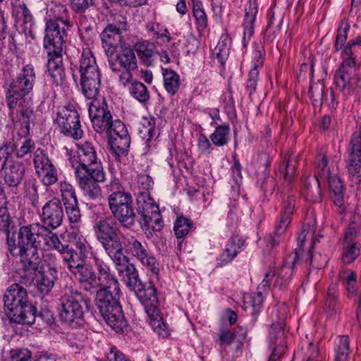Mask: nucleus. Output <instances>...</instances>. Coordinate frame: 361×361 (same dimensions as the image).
<instances>
[{
  "label": "nucleus",
  "mask_w": 361,
  "mask_h": 361,
  "mask_svg": "<svg viewBox=\"0 0 361 361\" xmlns=\"http://www.w3.org/2000/svg\"><path fill=\"white\" fill-rule=\"evenodd\" d=\"M16 144L13 141H6L0 146V171L4 183L9 188H16L25 175V166L18 161L9 160V157L14 152Z\"/></svg>",
  "instance_id": "obj_11"
},
{
  "label": "nucleus",
  "mask_w": 361,
  "mask_h": 361,
  "mask_svg": "<svg viewBox=\"0 0 361 361\" xmlns=\"http://www.w3.org/2000/svg\"><path fill=\"white\" fill-rule=\"evenodd\" d=\"M360 255L357 244L343 245L342 262L348 264L353 262Z\"/></svg>",
  "instance_id": "obj_51"
},
{
  "label": "nucleus",
  "mask_w": 361,
  "mask_h": 361,
  "mask_svg": "<svg viewBox=\"0 0 361 361\" xmlns=\"http://www.w3.org/2000/svg\"><path fill=\"white\" fill-rule=\"evenodd\" d=\"M164 86L171 94H175L180 88V80L179 75L171 68H162Z\"/></svg>",
  "instance_id": "obj_38"
},
{
  "label": "nucleus",
  "mask_w": 361,
  "mask_h": 361,
  "mask_svg": "<svg viewBox=\"0 0 361 361\" xmlns=\"http://www.w3.org/2000/svg\"><path fill=\"white\" fill-rule=\"evenodd\" d=\"M253 57L256 59L253 68L250 71L248 79L246 83V90L251 95L256 90L259 68L263 65L262 53L261 51L255 50Z\"/></svg>",
  "instance_id": "obj_33"
},
{
  "label": "nucleus",
  "mask_w": 361,
  "mask_h": 361,
  "mask_svg": "<svg viewBox=\"0 0 361 361\" xmlns=\"http://www.w3.org/2000/svg\"><path fill=\"white\" fill-rule=\"evenodd\" d=\"M258 13L257 0H249L245 6V18L243 23V44L245 47L254 34V23Z\"/></svg>",
  "instance_id": "obj_25"
},
{
  "label": "nucleus",
  "mask_w": 361,
  "mask_h": 361,
  "mask_svg": "<svg viewBox=\"0 0 361 361\" xmlns=\"http://www.w3.org/2000/svg\"><path fill=\"white\" fill-rule=\"evenodd\" d=\"M8 201L0 203V231L8 232L10 225L12 222L11 216L7 208Z\"/></svg>",
  "instance_id": "obj_54"
},
{
  "label": "nucleus",
  "mask_w": 361,
  "mask_h": 361,
  "mask_svg": "<svg viewBox=\"0 0 361 361\" xmlns=\"http://www.w3.org/2000/svg\"><path fill=\"white\" fill-rule=\"evenodd\" d=\"M43 226L49 230L56 229L62 225L64 213L62 203L57 198H53L46 202L40 214Z\"/></svg>",
  "instance_id": "obj_21"
},
{
  "label": "nucleus",
  "mask_w": 361,
  "mask_h": 361,
  "mask_svg": "<svg viewBox=\"0 0 361 361\" xmlns=\"http://www.w3.org/2000/svg\"><path fill=\"white\" fill-rule=\"evenodd\" d=\"M272 314L276 317V319L272 318L269 332L270 346L272 348L271 354L269 361H276L285 352L286 346L283 344L284 335V312H281L278 309L273 308Z\"/></svg>",
  "instance_id": "obj_16"
},
{
  "label": "nucleus",
  "mask_w": 361,
  "mask_h": 361,
  "mask_svg": "<svg viewBox=\"0 0 361 361\" xmlns=\"http://www.w3.org/2000/svg\"><path fill=\"white\" fill-rule=\"evenodd\" d=\"M299 260V253L295 251L288 255L283 264V265L275 272L270 270L266 273L264 279L262 282L263 287L270 286V282L275 277L274 285L275 286H286L293 275V268L298 263Z\"/></svg>",
  "instance_id": "obj_18"
},
{
  "label": "nucleus",
  "mask_w": 361,
  "mask_h": 361,
  "mask_svg": "<svg viewBox=\"0 0 361 361\" xmlns=\"http://www.w3.org/2000/svg\"><path fill=\"white\" fill-rule=\"evenodd\" d=\"M230 127L228 125H219L215 130L210 135V140L217 146L222 147L228 142Z\"/></svg>",
  "instance_id": "obj_42"
},
{
  "label": "nucleus",
  "mask_w": 361,
  "mask_h": 361,
  "mask_svg": "<svg viewBox=\"0 0 361 361\" xmlns=\"http://www.w3.org/2000/svg\"><path fill=\"white\" fill-rule=\"evenodd\" d=\"M47 69L52 81L56 85H61L66 78L63 65L62 53L48 54Z\"/></svg>",
  "instance_id": "obj_27"
},
{
  "label": "nucleus",
  "mask_w": 361,
  "mask_h": 361,
  "mask_svg": "<svg viewBox=\"0 0 361 361\" xmlns=\"http://www.w3.org/2000/svg\"><path fill=\"white\" fill-rule=\"evenodd\" d=\"M262 303L263 297L259 292L252 293L244 297L245 309L251 308L253 312H258Z\"/></svg>",
  "instance_id": "obj_50"
},
{
  "label": "nucleus",
  "mask_w": 361,
  "mask_h": 361,
  "mask_svg": "<svg viewBox=\"0 0 361 361\" xmlns=\"http://www.w3.org/2000/svg\"><path fill=\"white\" fill-rule=\"evenodd\" d=\"M93 261L97 273L93 280L91 293L97 290L120 291L118 281L110 267L99 257L94 256Z\"/></svg>",
  "instance_id": "obj_15"
},
{
  "label": "nucleus",
  "mask_w": 361,
  "mask_h": 361,
  "mask_svg": "<svg viewBox=\"0 0 361 361\" xmlns=\"http://www.w3.org/2000/svg\"><path fill=\"white\" fill-rule=\"evenodd\" d=\"M245 240L238 235L232 236L227 242L225 248L218 259L221 266L230 263L245 246Z\"/></svg>",
  "instance_id": "obj_26"
},
{
  "label": "nucleus",
  "mask_w": 361,
  "mask_h": 361,
  "mask_svg": "<svg viewBox=\"0 0 361 361\" xmlns=\"http://www.w3.org/2000/svg\"><path fill=\"white\" fill-rule=\"evenodd\" d=\"M347 167L349 173L355 176L360 172L361 169V127L355 130L350 140L348 148V159Z\"/></svg>",
  "instance_id": "obj_23"
},
{
  "label": "nucleus",
  "mask_w": 361,
  "mask_h": 361,
  "mask_svg": "<svg viewBox=\"0 0 361 361\" xmlns=\"http://www.w3.org/2000/svg\"><path fill=\"white\" fill-rule=\"evenodd\" d=\"M90 299L76 288L66 287L59 300V319L61 322L72 325L78 324L89 310Z\"/></svg>",
  "instance_id": "obj_8"
},
{
  "label": "nucleus",
  "mask_w": 361,
  "mask_h": 361,
  "mask_svg": "<svg viewBox=\"0 0 361 361\" xmlns=\"http://www.w3.org/2000/svg\"><path fill=\"white\" fill-rule=\"evenodd\" d=\"M89 116L92 128L98 133L110 132L114 128L116 120L113 119L111 113L104 99H92L89 104Z\"/></svg>",
  "instance_id": "obj_13"
},
{
  "label": "nucleus",
  "mask_w": 361,
  "mask_h": 361,
  "mask_svg": "<svg viewBox=\"0 0 361 361\" xmlns=\"http://www.w3.org/2000/svg\"><path fill=\"white\" fill-rule=\"evenodd\" d=\"M126 24L125 22L118 25L109 23L102 32L100 37L106 51H113L122 42L121 31L126 30Z\"/></svg>",
  "instance_id": "obj_24"
},
{
  "label": "nucleus",
  "mask_w": 361,
  "mask_h": 361,
  "mask_svg": "<svg viewBox=\"0 0 361 361\" xmlns=\"http://www.w3.org/2000/svg\"><path fill=\"white\" fill-rule=\"evenodd\" d=\"M62 250H56L63 255V259L66 262L68 268L71 272L85 262L84 259L81 257L80 255L77 253L72 248H69L68 245H64L62 244Z\"/></svg>",
  "instance_id": "obj_37"
},
{
  "label": "nucleus",
  "mask_w": 361,
  "mask_h": 361,
  "mask_svg": "<svg viewBox=\"0 0 361 361\" xmlns=\"http://www.w3.org/2000/svg\"><path fill=\"white\" fill-rule=\"evenodd\" d=\"M3 301L11 321L27 325L35 322L36 307L30 302L27 290L23 286L18 283L8 286Z\"/></svg>",
  "instance_id": "obj_4"
},
{
  "label": "nucleus",
  "mask_w": 361,
  "mask_h": 361,
  "mask_svg": "<svg viewBox=\"0 0 361 361\" xmlns=\"http://www.w3.org/2000/svg\"><path fill=\"white\" fill-rule=\"evenodd\" d=\"M35 172L45 186H50L58 180V171L44 150L37 148L33 157Z\"/></svg>",
  "instance_id": "obj_19"
},
{
  "label": "nucleus",
  "mask_w": 361,
  "mask_h": 361,
  "mask_svg": "<svg viewBox=\"0 0 361 361\" xmlns=\"http://www.w3.org/2000/svg\"><path fill=\"white\" fill-rule=\"evenodd\" d=\"M120 291L97 290L96 307L106 323L117 333H123L127 327L121 305Z\"/></svg>",
  "instance_id": "obj_7"
},
{
  "label": "nucleus",
  "mask_w": 361,
  "mask_h": 361,
  "mask_svg": "<svg viewBox=\"0 0 361 361\" xmlns=\"http://www.w3.org/2000/svg\"><path fill=\"white\" fill-rule=\"evenodd\" d=\"M136 297L144 305L149 319V324L157 334L166 338L169 335L166 324L159 314L158 298L155 286L151 282L142 283L135 291Z\"/></svg>",
  "instance_id": "obj_10"
},
{
  "label": "nucleus",
  "mask_w": 361,
  "mask_h": 361,
  "mask_svg": "<svg viewBox=\"0 0 361 361\" xmlns=\"http://www.w3.org/2000/svg\"><path fill=\"white\" fill-rule=\"evenodd\" d=\"M56 274L47 271H39L37 275L36 286L37 290L44 295L48 294L53 288Z\"/></svg>",
  "instance_id": "obj_39"
},
{
  "label": "nucleus",
  "mask_w": 361,
  "mask_h": 361,
  "mask_svg": "<svg viewBox=\"0 0 361 361\" xmlns=\"http://www.w3.org/2000/svg\"><path fill=\"white\" fill-rule=\"evenodd\" d=\"M10 1L13 12L14 11L18 18H23L25 21L31 19V13L24 2L17 4L16 1L14 2L13 0H10Z\"/></svg>",
  "instance_id": "obj_56"
},
{
  "label": "nucleus",
  "mask_w": 361,
  "mask_h": 361,
  "mask_svg": "<svg viewBox=\"0 0 361 361\" xmlns=\"http://www.w3.org/2000/svg\"><path fill=\"white\" fill-rule=\"evenodd\" d=\"M108 144L116 157L128 154L130 137L125 124L118 119L116 120L114 128L106 133Z\"/></svg>",
  "instance_id": "obj_17"
},
{
  "label": "nucleus",
  "mask_w": 361,
  "mask_h": 361,
  "mask_svg": "<svg viewBox=\"0 0 361 361\" xmlns=\"http://www.w3.org/2000/svg\"><path fill=\"white\" fill-rule=\"evenodd\" d=\"M66 216L71 224L77 225L81 221V212L78 206V201L66 203L63 204Z\"/></svg>",
  "instance_id": "obj_48"
},
{
  "label": "nucleus",
  "mask_w": 361,
  "mask_h": 361,
  "mask_svg": "<svg viewBox=\"0 0 361 361\" xmlns=\"http://www.w3.org/2000/svg\"><path fill=\"white\" fill-rule=\"evenodd\" d=\"M59 259H58L57 256L52 252L45 253L42 257L41 263H42V264L45 266L47 269H44L43 271H47L56 274Z\"/></svg>",
  "instance_id": "obj_52"
},
{
  "label": "nucleus",
  "mask_w": 361,
  "mask_h": 361,
  "mask_svg": "<svg viewBox=\"0 0 361 361\" xmlns=\"http://www.w3.org/2000/svg\"><path fill=\"white\" fill-rule=\"evenodd\" d=\"M304 185L307 200L312 202H319L322 200V191L317 176L307 177Z\"/></svg>",
  "instance_id": "obj_36"
},
{
  "label": "nucleus",
  "mask_w": 361,
  "mask_h": 361,
  "mask_svg": "<svg viewBox=\"0 0 361 361\" xmlns=\"http://www.w3.org/2000/svg\"><path fill=\"white\" fill-rule=\"evenodd\" d=\"M10 358L11 361H31V353L27 349L12 350Z\"/></svg>",
  "instance_id": "obj_60"
},
{
  "label": "nucleus",
  "mask_w": 361,
  "mask_h": 361,
  "mask_svg": "<svg viewBox=\"0 0 361 361\" xmlns=\"http://www.w3.org/2000/svg\"><path fill=\"white\" fill-rule=\"evenodd\" d=\"M34 147L35 142L30 139H27L23 142L22 146L19 149L16 147L14 152H16L17 157L23 158L27 154L30 153Z\"/></svg>",
  "instance_id": "obj_62"
},
{
  "label": "nucleus",
  "mask_w": 361,
  "mask_h": 361,
  "mask_svg": "<svg viewBox=\"0 0 361 361\" xmlns=\"http://www.w3.org/2000/svg\"><path fill=\"white\" fill-rule=\"evenodd\" d=\"M319 350L317 345L310 343L305 352V361H318Z\"/></svg>",
  "instance_id": "obj_64"
},
{
  "label": "nucleus",
  "mask_w": 361,
  "mask_h": 361,
  "mask_svg": "<svg viewBox=\"0 0 361 361\" xmlns=\"http://www.w3.org/2000/svg\"><path fill=\"white\" fill-rule=\"evenodd\" d=\"M326 178L328 179L329 188L331 189V194L342 192H343V184L341 179L337 176H329Z\"/></svg>",
  "instance_id": "obj_63"
},
{
  "label": "nucleus",
  "mask_w": 361,
  "mask_h": 361,
  "mask_svg": "<svg viewBox=\"0 0 361 361\" xmlns=\"http://www.w3.org/2000/svg\"><path fill=\"white\" fill-rule=\"evenodd\" d=\"M136 51L141 61L146 65L150 66L153 62L154 44L147 40L136 43Z\"/></svg>",
  "instance_id": "obj_41"
},
{
  "label": "nucleus",
  "mask_w": 361,
  "mask_h": 361,
  "mask_svg": "<svg viewBox=\"0 0 361 361\" xmlns=\"http://www.w3.org/2000/svg\"><path fill=\"white\" fill-rule=\"evenodd\" d=\"M27 195L28 196L33 207L38 208L40 206L42 202L39 200L37 193V186L36 184L31 183L27 185Z\"/></svg>",
  "instance_id": "obj_61"
},
{
  "label": "nucleus",
  "mask_w": 361,
  "mask_h": 361,
  "mask_svg": "<svg viewBox=\"0 0 361 361\" xmlns=\"http://www.w3.org/2000/svg\"><path fill=\"white\" fill-rule=\"evenodd\" d=\"M119 274H122L126 286L130 290L135 291L143 282L139 278L137 269L133 264H127L123 269H118Z\"/></svg>",
  "instance_id": "obj_34"
},
{
  "label": "nucleus",
  "mask_w": 361,
  "mask_h": 361,
  "mask_svg": "<svg viewBox=\"0 0 361 361\" xmlns=\"http://www.w3.org/2000/svg\"><path fill=\"white\" fill-rule=\"evenodd\" d=\"M36 81V73L32 63L25 65L15 78L5 87V100L8 108L11 110L9 115L13 122V110L20 102L32 100V93Z\"/></svg>",
  "instance_id": "obj_5"
},
{
  "label": "nucleus",
  "mask_w": 361,
  "mask_h": 361,
  "mask_svg": "<svg viewBox=\"0 0 361 361\" xmlns=\"http://www.w3.org/2000/svg\"><path fill=\"white\" fill-rule=\"evenodd\" d=\"M75 180L85 195L92 200L102 197L99 183L106 180V172L97 151L91 142L77 145V150L69 157Z\"/></svg>",
  "instance_id": "obj_1"
},
{
  "label": "nucleus",
  "mask_w": 361,
  "mask_h": 361,
  "mask_svg": "<svg viewBox=\"0 0 361 361\" xmlns=\"http://www.w3.org/2000/svg\"><path fill=\"white\" fill-rule=\"evenodd\" d=\"M192 226L191 219L183 216L177 218L174 224V233L178 238L185 237L190 231Z\"/></svg>",
  "instance_id": "obj_45"
},
{
  "label": "nucleus",
  "mask_w": 361,
  "mask_h": 361,
  "mask_svg": "<svg viewBox=\"0 0 361 361\" xmlns=\"http://www.w3.org/2000/svg\"><path fill=\"white\" fill-rule=\"evenodd\" d=\"M352 75L353 73L350 71H343V69H338L334 75V84L342 92L345 94V91L348 93L352 87Z\"/></svg>",
  "instance_id": "obj_43"
},
{
  "label": "nucleus",
  "mask_w": 361,
  "mask_h": 361,
  "mask_svg": "<svg viewBox=\"0 0 361 361\" xmlns=\"http://www.w3.org/2000/svg\"><path fill=\"white\" fill-rule=\"evenodd\" d=\"M71 273L74 275L84 290L91 293L95 272L90 266L84 262Z\"/></svg>",
  "instance_id": "obj_31"
},
{
  "label": "nucleus",
  "mask_w": 361,
  "mask_h": 361,
  "mask_svg": "<svg viewBox=\"0 0 361 361\" xmlns=\"http://www.w3.org/2000/svg\"><path fill=\"white\" fill-rule=\"evenodd\" d=\"M59 130L63 135L74 140H79L83 135L80 116L78 111L70 106L60 108L54 119Z\"/></svg>",
  "instance_id": "obj_14"
},
{
  "label": "nucleus",
  "mask_w": 361,
  "mask_h": 361,
  "mask_svg": "<svg viewBox=\"0 0 361 361\" xmlns=\"http://www.w3.org/2000/svg\"><path fill=\"white\" fill-rule=\"evenodd\" d=\"M72 11L76 14H82L95 5L96 0H69Z\"/></svg>",
  "instance_id": "obj_53"
},
{
  "label": "nucleus",
  "mask_w": 361,
  "mask_h": 361,
  "mask_svg": "<svg viewBox=\"0 0 361 361\" xmlns=\"http://www.w3.org/2000/svg\"><path fill=\"white\" fill-rule=\"evenodd\" d=\"M130 95L141 103L147 102L149 99V93L147 87L141 82L133 81L129 87Z\"/></svg>",
  "instance_id": "obj_44"
},
{
  "label": "nucleus",
  "mask_w": 361,
  "mask_h": 361,
  "mask_svg": "<svg viewBox=\"0 0 361 361\" xmlns=\"http://www.w3.org/2000/svg\"><path fill=\"white\" fill-rule=\"evenodd\" d=\"M137 212L143 217H147L159 209L154 200L150 197L149 192L140 191L137 195Z\"/></svg>",
  "instance_id": "obj_32"
},
{
  "label": "nucleus",
  "mask_w": 361,
  "mask_h": 361,
  "mask_svg": "<svg viewBox=\"0 0 361 361\" xmlns=\"http://www.w3.org/2000/svg\"><path fill=\"white\" fill-rule=\"evenodd\" d=\"M32 100L20 102L18 103V109L17 112V118L22 126V135H27L30 133V123H33L35 115L32 106Z\"/></svg>",
  "instance_id": "obj_29"
},
{
  "label": "nucleus",
  "mask_w": 361,
  "mask_h": 361,
  "mask_svg": "<svg viewBox=\"0 0 361 361\" xmlns=\"http://www.w3.org/2000/svg\"><path fill=\"white\" fill-rule=\"evenodd\" d=\"M324 85L323 83L317 82L315 84L310 85L309 90V94L314 103H320L324 98Z\"/></svg>",
  "instance_id": "obj_57"
},
{
  "label": "nucleus",
  "mask_w": 361,
  "mask_h": 361,
  "mask_svg": "<svg viewBox=\"0 0 361 361\" xmlns=\"http://www.w3.org/2000/svg\"><path fill=\"white\" fill-rule=\"evenodd\" d=\"M63 204L78 200L75 188L67 181H61L59 186Z\"/></svg>",
  "instance_id": "obj_49"
},
{
  "label": "nucleus",
  "mask_w": 361,
  "mask_h": 361,
  "mask_svg": "<svg viewBox=\"0 0 361 361\" xmlns=\"http://www.w3.org/2000/svg\"><path fill=\"white\" fill-rule=\"evenodd\" d=\"M109 65L113 72L123 70H136L137 61L133 49L126 47L117 53L115 56L109 58Z\"/></svg>",
  "instance_id": "obj_22"
},
{
  "label": "nucleus",
  "mask_w": 361,
  "mask_h": 361,
  "mask_svg": "<svg viewBox=\"0 0 361 361\" xmlns=\"http://www.w3.org/2000/svg\"><path fill=\"white\" fill-rule=\"evenodd\" d=\"M18 255L23 269L30 274H35L42 262L38 248L18 250Z\"/></svg>",
  "instance_id": "obj_28"
},
{
  "label": "nucleus",
  "mask_w": 361,
  "mask_h": 361,
  "mask_svg": "<svg viewBox=\"0 0 361 361\" xmlns=\"http://www.w3.org/2000/svg\"><path fill=\"white\" fill-rule=\"evenodd\" d=\"M328 162L329 160L325 155H319L317 158V172L321 178H326L331 175Z\"/></svg>",
  "instance_id": "obj_59"
},
{
  "label": "nucleus",
  "mask_w": 361,
  "mask_h": 361,
  "mask_svg": "<svg viewBox=\"0 0 361 361\" xmlns=\"http://www.w3.org/2000/svg\"><path fill=\"white\" fill-rule=\"evenodd\" d=\"M108 205L113 216L123 228H130L135 224L136 212L131 194L126 191L118 178L105 185Z\"/></svg>",
  "instance_id": "obj_2"
},
{
  "label": "nucleus",
  "mask_w": 361,
  "mask_h": 361,
  "mask_svg": "<svg viewBox=\"0 0 361 361\" xmlns=\"http://www.w3.org/2000/svg\"><path fill=\"white\" fill-rule=\"evenodd\" d=\"M122 245L123 250H125L129 255L137 260L143 267L149 269L152 274L158 275L159 272V263L145 240L126 234L122 235Z\"/></svg>",
  "instance_id": "obj_12"
},
{
  "label": "nucleus",
  "mask_w": 361,
  "mask_h": 361,
  "mask_svg": "<svg viewBox=\"0 0 361 361\" xmlns=\"http://www.w3.org/2000/svg\"><path fill=\"white\" fill-rule=\"evenodd\" d=\"M355 66L356 59L353 55V51H350L349 48L346 50H343V62L339 68L343 71H350L353 73Z\"/></svg>",
  "instance_id": "obj_55"
},
{
  "label": "nucleus",
  "mask_w": 361,
  "mask_h": 361,
  "mask_svg": "<svg viewBox=\"0 0 361 361\" xmlns=\"http://www.w3.org/2000/svg\"><path fill=\"white\" fill-rule=\"evenodd\" d=\"M335 361H348L350 353V339L348 336H339L335 341Z\"/></svg>",
  "instance_id": "obj_40"
},
{
  "label": "nucleus",
  "mask_w": 361,
  "mask_h": 361,
  "mask_svg": "<svg viewBox=\"0 0 361 361\" xmlns=\"http://www.w3.org/2000/svg\"><path fill=\"white\" fill-rule=\"evenodd\" d=\"M70 28L52 23L46 24L44 46L47 51V54L62 53L68 41V31Z\"/></svg>",
  "instance_id": "obj_20"
},
{
  "label": "nucleus",
  "mask_w": 361,
  "mask_h": 361,
  "mask_svg": "<svg viewBox=\"0 0 361 361\" xmlns=\"http://www.w3.org/2000/svg\"><path fill=\"white\" fill-rule=\"evenodd\" d=\"M80 85L84 96L94 99L101 88V71L96 59L90 49L83 50L78 68Z\"/></svg>",
  "instance_id": "obj_9"
},
{
  "label": "nucleus",
  "mask_w": 361,
  "mask_h": 361,
  "mask_svg": "<svg viewBox=\"0 0 361 361\" xmlns=\"http://www.w3.org/2000/svg\"><path fill=\"white\" fill-rule=\"evenodd\" d=\"M96 239L116 265L121 266L127 259L123 253L122 237L117 222L111 216L101 218L92 226Z\"/></svg>",
  "instance_id": "obj_3"
},
{
  "label": "nucleus",
  "mask_w": 361,
  "mask_h": 361,
  "mask_svg": "<svg viewBox=\"0 0 361 361\" xmlns=\"http://www.w3.org/2000/svg\"><path fill=\"white\" fill-rule=\"evenodd\" d=\"M18 250L39 248L44 245L47 249H63L58 235L43 226L40 223L20 227L17 233Z\"/></svg>",
  "instance_id": "obj_6"
},
{
  "label": "nucleus",
  "mask_w": 361,
  "mask_h": 361,
  "mask_svg": "<svg viewBox=\"0 0 361 361\" xmlns=\"http://www.w3.org/2000/svg\"><path fill=\"white\" fill-rule=\"evenodd\" d=\"M141 224L154 231H160L163 228V221L159 209L154 212L152 214H148L147 217H143Z\"/></svg>",
  "instance_id": "obj_46"
},
{
  "label": "nucleus",
  "mask_w": 361,
  "mask_h": 361,
  "mask_svg": "<svg viewBox=\"0 0 361 361\" xmlns=\"http://www.w3.org/2000/svg\"><path fill=\"white\" fill-rule=\"evenodd\" d=\"M71 27L73 23L70 20V15L66 5L56 4L48 11V19L46 24L50 23Z\"/></svg>",
  "instance_id": "obj_30"
},
{
  "label": "nucleus",
  "mask_w": 361,
  "mask_h": 361,
  "mask_svg": "<svg viewBox=\"0 0 361 361\" xmlns=\"http://www.w3.org/2000/svg\"><path fill=\"white\" fill-rule=\"evenodd\" d=\"M298 162V155L291 152L288 154L280 166V172L283 179L288 183L292 181L295 175Z\"/></svg>",
  "instance_id": "obj_35"
},
{
  "label": "nucleus",
  "mask_w": 361,
  "mask_h": 361,
  "mask_svg": "<svg viewBox=\"0 0 361 361\" xmlns=\"http://www.w3.org/2000/svg\"><path fill=\"white\" fill-rule=\"evenodd\" d=\"M193 3V16L197 21V30L203 31L207 26V15L200 1L192 0Z\"/></svg>",
  "instance_id": "obj_47"
},
{
  "label": "nucleus",
  "mask_w": 361,
  "mask_h": 361,
  "mask_svg": "<svg viewBox=\"0 0 361 361\" xmlns=\"http://www.w3.org/2000/svg\"><path fill=\"white\" fill-rule=\"evenodd\" d=\"M295 205V197L294 195H288L282 202V207L280 215L286 216V217L292 219V215L294 212Z\"/></svg>",
  "instance_id": "obj_58"
}]
</instances>
